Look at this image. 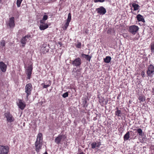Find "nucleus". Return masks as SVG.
<instances>
[{"mask_svg":"<svg viewBox=\"0 0 154 154\" xmlns=\"http://www.w3.org/2000/svg\"><path fill=\"white\" fill-rule=\"evenodd\" d=\"M48 25L47 24H42L40 25L39 28L41 30H44L48 28Z\"/></svg>","mask_w":154,"mask_h":154,"instance_id":"2eb2a0df","label":"nucleus"},{"mask_svg":"<svg viewBox=\"0 0 154 154\" xmlns=\"http://www.w3.org/2000/svg\"><path fill=\"white\" fill-rule=\"evenodd\" d=\"M85 154V153H84L83 152H82L79 154Z\"/></svg>","mask_w":154,"mask_h":154,"instance_id":"79ce46f5","label":"nucleus"},{"mask_svg":"<svg viewBox=\"0 0 154 154\" xmlns=\"http://www.w3.org/2000/svg\"><path fill=\"white\" fill-rule=\"evenodd\" d=\"M82 63L81 59L79 57L76 58L72 62V64L74 66L79 67Z\"/></svg>","mask_w":154,"mask_h":154,"instance_id":"39448f33","label":"nucleus"},{"mask_svg":"<svg viewBox=\"0 0 154 154\" xmlns=\"http://www.w3.org/2000/svg\"><path fill=\"white\" fill-rule=\"evenodd\" d=\"M2 1V0H0V3H1Z\"/></svg>","mask_w":154,"mask_h":154,"instance_id":"49530a36","label":"nucleus"},{"mask_svg":"<svg viewBox=\"0 0 154 154\" xmlns=\"http://www.w3.org/2000/svg\"><path fill=\"white\" fill-rule=\"evenodd\" d=\"M17 105L22 110L24 109L26 106L25 104L21 100H19V102L17 103Z\"/></svg>","mask_w":154,"mask_h":154,"instance_id":"ddd939ff","label":"nucleus"},{"mask_svg":"<svg viewBox=\"0 0 154 154\" xmlns=\"http://www.w3.org/2000/svg\"><path fill=\"white\" fill-rule=\"evenodd\" d=\"M68 96V94L67 92H66L64 93L63 95L62 96L64 98H66Z\"/></svg>","mask_w":154,"mask_h":154,"instance_id":"2f4dec72","label":"nucleus"},{"mask_svg":"<svg viewBox=\"0 0 154 154\" xmlns=\"http://www.w3.org/2000/svg\"><path fill=\"white\" fill-rule=\"evenodd\" d=\"M137 131L139 134V135L140 136H143L144 135V133L143 132L142 129L139 128L137 130Z\"/></svg>","mask_w":154,"mask_h":154,"instance_id":"aec40b11","label":"nucleus"},{"mask_svg":"<svg viewBox=\"0 0 154 154\" xmlns=\"http://www.w3.org/2000/svg\"><path fill=\"white\" fill-rule=\"evenodd\" d=\"M94 119H95V118H94Z\"/></svg>","mask_w":154,"mask_h":154,"instance_id":"de8ad7c7","label":"nucleus"},{"mask_svg":"<svg viewBox=\"0 0 154 154\" xmlns=\"http://www.w3.org/2000/svg\"><path fill=\"white\" fill-rule=\"evenodd\" d=\"M105 0H94V1L95 2H103L105 1Z\"/></svg>","mask_w":154,"mask_h":154,"instance_id":"72a5a7b5","label":"nucleus"},{"mask_svg":"<svg viewBox=\"0 0 154 154\" xmlns=\"http://www.w3.org/2000/svg\"><path fill=\"white\" fill-rule=\"evenodd\" d=\"M64 136V135L63 134L59 135L55 139V142L57 144H59L60 143L62 138Z\"/></svg>","mask_w":154,"mask_h":154,"instance_id":"9b49d317","label":"nucleus"},{"mask_svg":"<svg viewBox=\"0 0 154 154\" xmlns=\"http://www.w3.org/2000/svg\"><path fill=\"white\" fill-rule=\"evenodd\" d=\"M15 25L14 18L12 17L9 19V26L10 27H14Z\"/></svg>","mask_w":154,"mask_h":154,"instance_id":"f8f14e48","label":"nucleus"},{"mask_svg":"<svg viewBox=\"0 0 154 154\" xmlns=\"http://www.w3.org/2000/svg\"><path fill=\"white\" fill-rule=\"evenodd\" d=\"M27 39L25 38L24 37H23L22 39L21 43L23 44L22 46L23 47L25 46V44L26 43V42L27 41Z\"/></svg>","mask_w":154,"mask_h":154,"instance_id":"6ab92c4d","label":"nucleus"},{"mask_svg":"<svg viewBox=\"0 0 154 154\" xmlns=\"http://www.w3.org/2000/svg\"><path fill=\"white\" fill-rule=\"evenodd\" d=\"M139 27L135 25L131 26L129 27V32L133 35H135L138 30Z\"/></svg>","mask_w":154,"mask_h":154,"instance_id":"20e7f679","label":"nucleus"},{"mask_svg":"<svg viewBox=\"0 0 154 154\" xmlns=\"http://www.w3.org/2000/svg\"><path fill=\"white\" fill-rule=\"evenodd\" d=\"M69 23L68 22H66V23H65V24L64 26V30H66L67 27H68L69 25Z\"/></svg>","mask_w":154,"mask_h":154,"instance_id":"c756f323","label":"nucleus"},{"mask_svg":"<svg viewBox=\"0 0 154 154\" xmlns=\"http://www.w3.org/2000/svg\"><path fill=\"white\" fill-rule=\"evenodd\" d=\"M22 0H17V5L18 7L20 6Z\"/></svg>","mask_w":154,"mask_h":154,"instance_id":"bb28decb","label":"nucleus"},{"mask_svg":"<svg viewBox=\"0 0 154 154\" xmlns=\"http://www.w3.org/2000/svg\"><path fill=\"white\" fill-rule=\"evenodd\" d=\"M50 85V84H48V85H45L44 84V85L43 86V87L44 88H47Z\"/></svg>","mask_w":154,"mask_h":154,"instance_id":"c9c22d12","label":"nucleus"},{"mask_svg":"<svg viewBox=\"0 0 154 154\" xmlns=\"http://www.w3.org/2000/svg\"><path fill=\"white\" fill-rule=\"evenodd\" d=\"M91 147L92 149H94L96 147L98 146L97 145V143L96 142H94L93 143L91 144Z\"/></svg>","mask_w":154,"mask_h":154,"instance_id":"a878e982","label":"nucleus"},{"mask_svg":"<svg viewBox=\"0 0 154 154\" xmlns=\"http://www.w3.org/2000/svg\"><path fill=\"white\" fill-rule=\"evenodd\" d=\"M45 21L44 20H43L42 19V20H40V23H41L42 24H45Z\"/></svg>","mask_w":154,"mask_h":154,"instance_id":"58836bf2","label":"nucleus"},{"mask_svg":"<svg viewBox=\"0 0 154 154\" xmlns=\"http://www.w3.org/2000/svg\"><path fill=\"white\" fill-rule=\"evenodd\" d=\"M42 142V134L41 133H39L38 134L35 143V150L37 152H39V149L41 148Z\"/></svg>","mask_w":154,"mask_h":154,"instance_id":"f257e3e1","label":"nucleus"},{"mask_svg":"<svg viewBox=\"0 0 154 154\" xmlns=\"http://www.w3.org/2000/svg\"><path fill=\"white\" fill-rule=\"evenodd\" d=\"M87 101L86 100H85L83 101V103L84 105V107H86L88 106V104L87 103Z\"/></svg>","mask_w":154,"mask_h":154,"instance_id":"c85d7f7f","label":"nucleus"},{"mask_svg":"<svg viewBox=\"0 0 154 154\" xmlns=\"http://www.w3.org/2000/svg\"><path fill=\"white\" fill-rule=\"evenodd\" d=\"M25 38H28L30 37H31V35H26L24 36Z\"/></svg>","mask_w":154,"mask_h":154,"instance_id":"e433bc0d","label":"nucleus"},{"mask_svg":"<svg viewBox=\"0 0 154 154\" xmlns=\"http://www.w3.org/2000/svg\"><path fill=\"white\" fill-rule=\"evenodd\" d=\"M9 148L8 146L0 145V154H8Z\"/></svg>","mask_w":154,"mask_h":154,"instance_id":"423d86ee","label":"nucleus"},{"mask_svg":"<svg viewBox=\"0 0 154 154\" xmlns=\"http://www.w3.org/2000/svg\"><path fill=\"white\" fill-rule=\"evenodd\" d=\"M82 57L85 58L86 60L90 61L91 57L88 55L85 54H82Z\"/></svg>","mask_w":154,"mask_h":154,"instance_id":"dca6fc26","label":"nucleus"},{"mask_svg":"<svg viewBox=\"0 0 154 154\" xmlns=\"http://www.w3.org/2000/svg\"><path fill=\"white\" fill-rule=\"evenodd\" d=\"M4 115L6 118L8 122H11L14 121V118L10 112H6L5 113Z\"/></svg>","mask_w":154,"mask_h":154,"instance_id":"0eeeda50","label":"nucleus"},{"mask_svg":"<svg viewBox=\"0 0 154 154\" xmlns=\"http://www.w3.org/2000/svg\"><path fill=\"white\" fill-rule=\"evenodd\" d=\"M32 65H29L27 69L26 70V73L27 76V79H30L32 73Z\"/></svg>","mask_w":154,"mask_h":154,"instance_id":"1a4fd4ad","label":"nucleus"},{"mask_svg":"<svg viewBox=\"0 0 154 154\" xmlns=\"http://www.w3.org/2000/svg\"><path fill=\"white\" fill-rule=\"evenodd\" d=\"M71 19V15L70 13H69L68 14V18L67 19V22L69 23Z\"/></svg>","mask_w":154,"mask_h":154,"instance_id":"b1692460","label":"nucleus"},{"mask_svg":"<svg viewBox=\"0 0 154 154\" xmlns=\"http://www.w3.org/2000/svg\"><path fill=\"white\" fill-rule=\"evenodd\" d=\"M94 119H95V118H94Z\"/></svg>","mask_w":154,"mask_h":154,"instance_id":"09e8293b","label":"nucleus"},{"mask_svg":"<svg viewBox=\"0 0 154 154\" xmlns=\"http://www.w3.org/2000/svg\"><path fill=\"white\" fill-rule=\"evenodd\" d=\"M151 52L153 53L154 51V42L152 43L150 45Z\"/></svg>","mask_w":154,"mask_h":154,"instance_id":"393cba45","label":"nucleus"},{"mask_svg":"<svg viewBox=\"0 0 154 154\" xmlns=\"http://www.w3.org/2000/svg\"><path fill=\"white\" fill-rule=\"evenodd\" d=\"M138 99L140 100V102H143L145 100V97L143 95H141L139 96Z\"/></svg>","mask_w":154,"mask_h":154,"instance_id":"5701e85b","label":"nucleus"},{"mask_svg":"<svg viewBox=\"0 0 154 154\" xmlns=\"http://www.w3.org/2000/svg\"><path fill=\"white\" fill-rule=\"evenodd\" d=\"M58 44L60 45V46L62 45V43L60 42H58Z\"/></svg>","mask_w":154,"mask_h":154,"instance_id":"ea45409f","label":"nucleus"},{"mask_svg":"<svg viewBox=\"0 0 154 154\" xmlns=\"http://www.w3.org/2000/svg\"><path fill=\"white\" fill-rule=\"evenodd\" d=\"M81 43L79 42L76 45V47L77 48H80L81 47Z\"/></svg>","mask_w":154,"mask_h":154,"instance_id":"f704fd0d","label":"nucleus"},{"mask_svg":"<svg viewBox=\"0 0 154 154\" xmlns=\"http://www.w3.org/2000/svg\"><path fill=\"white\" fill-rule=\"evenodd\" d=\"M122 114L121 111L120 110L118 109L115 112V115L117 116L120 117L121 116Z\"/></svg>","mask_w":154,"mask_h":154,"instance_id":"412c9836","label":"nucleus"},{"mask_svg":"<svg viewBox=\"0 0 154 154\" xmlns=\"http://www.w3.org/2000/svg\"><path fill=\"white\" fill-rule=\"evenodd\" d=\"M132 7L134 8V10L136 11L138 9L139 6L138 4L134 3L132 5Z\"/></svg>","mask_w":154,"mask_h":154,"instance_id":"4be33fe9","label":"nucleus"},{"mask_svg":"<svg viewBox=\"0 0 154 154\" xmlns=\"http://www.w3.org/2000/svg\"><path fill=\"white\" fill-rule=\"evenodd\" d=\"M137 20L139 21H141L145 22V21L143 16L140 14H138L136 17Z\"/></svg>","mask_w":154,"mask_h":154,"instance_id":"4468645a","label":"nucleus"},{"mask_svg":"<svg viewBox=\"0 0 154 154\" xmlns=\"http://www.w3.org/2000/svg\"><path fill=\"white\" fill-rule=\"evenodd\" d=\"M7 66L2 61L0 62V69L3 72H5L6 70Z\"/></svg>","mask_w":154,"mask_h":154,"instance_id":"9d476101","label":"nucleus"},{"mask_svg":"<svg viewBox=\"0 0 154 154\" xmlns=\"http://www.w3.org/2000/svg\"><path fill=\"white\" fill-rule=\"evenodd\" d=\"M130 137V132L128 131L127 133L124 136V139L125 141H126L128 140Z\"/></svg>","mask_w":154,"mask_h":154,"instance_id":"f3484780","label":"nucleus"},{"mask_svg":"<svg viewBox=\"0 0 154 154\" xmlns=\"http://www.w3.org/2000/svg\"><path fill=\"white\" fill-rule=\"evenodd\" d=\"M32 85L31 83L27 84L25 87V92L26 93V97L28 99L29 95L31 94V91L32 90Z\"/></svg>","mask_w":154,"mask_h":154,"instance_id":"f03ea898","label":"nucleus"},{"mask_svg":"<svg viewBox=\"0 0 154 154\" xmlns=\"http://www.w3.org/2000/svg\"><path fill=\"white\" fill-rule=\"evenodd\" d=\"M103 102H104V99L103 98L100 99L99 100V102L100 103V104L102 106H103Z\"/></svg>","mask_w":154,"mask_h":154,"instance_id":"7c9ffc66","label":"nucleus"},{"mask_svg":"<svg viewBox=\"0 0 154 154\" xmlns=\"http://www.w3.org/2000/svg\"><path fill=\"white\" fill-rule=\"evenodd\" d=\"M96 10L97 13L100 15H104L106 12V9L103 6L96 8Z\"/></svg>","mask_w":154,"mask_h":154,"instance_id":"6e6552de","label":"nucleus"},{"mask_svg":"<svg viewBox=\"0 0 154 154\" xmlns=\"http://www.w3.org/2000/svg\"><path fill=\"white\" fill-rule=\"evenodd\" d=\"M152 93L154 94V88H152Z\"/></svg>","mask_w":154,"mask_h":154,"instance_id":"37998d69","label":"nucleus"},{"mask_svg":"<svg viewBox=\"0 0 154 154\" xmlns=\"http://www.w3.org/2000/svg\"><path fill=\"white\" fill-rule=\"evenodd\" d=\"M0 46L2 47L5 46V42L4 40H2L1 42Z\"/></svg>","mask_w":154,"mask_h":154,"instance_id":"cd10ccee","label":"nucleus"},{"mask_svg":"<svg viewBox=\"0 0 154 154\" xmlns=\"http://www.w3.org/2000/svg\"><path fill=\"white\" fill-rule=\"evenodd\" d=\"M146 73L148 76H152L154 73V66L152 64L149 65L148 67Z\"/></svg>","mask_w":154,"mask_h":154,"instance_id":"7ed1b4c3","label":"nucleus"},{"mask_svg":"<svg viewBox=\"0 0 154 154\" xmlns=\"http://www.w3.org/2000/svg\"><path fill=\"white\" fill-rule=\"evenodd\" d=\"M48 18V16L47 15H44L43 17L42 20H44V21H45Z\"/></svg>","mask_w":154,"mask_h":154,"instance_id":"473e14b6","label":"nucleus"},{"mask_svg":"<svg viewBox=\"0 0 154 154\" xmlns=\"http://www.w3.org/2000/svg\"><path fill=\"white\" fill-rule=\"evenodd\" d=\"M44 154H48V153L46 151V152H45V153H44Z\"/></svg>","mask_w":154,"mask_h":154,"instance_id":"c03bdc74","label":"nucleus"},{"mask_svg":"<svg viewBox=\"0 0 154 154\" xmlns=\"http://www.w3.org/2000/svg\"><path fill=\"white\" fill-rule=\"evenodd\" d=\"M141 75L143 77L145 76V72L144 71H142L141 72Z\"/></svg>","mask_w":154,"mask_h":154,"instance_id":"4c0bfd02","label":"nucleus"},{"mask_svg":"<svg viewBox=\"0 0 154 154\" xmlns=\"http://www.w3.org/2000/svg\"><path fill=\"white\" fill-rule=\"evenodd\" d=\"M107 102H108V101L107 100H106L105 101V104L106 105L107 104Z\"/></svg>","mask_w":154,"mask_h":154,"instance_id":"a19ab883","label":"nucleus"},{"mask_svg":"<svg viewBox=\"0 0 154 154\" xmlns=\"http://www.w3.org/2000/svg\"><path fill=\"white\" fill-rule=\"evenodd\" d=\"M116 109H117V110H118V109H118V107H117L116 108Z\"/></svg>","mask_w":154,"mask_h":154,"instance_id":"a18cd8bd","label":"nucleus"},{"mask_svg":"<svg viewBox=\"0 0 154 154\" xmlns=\"http://www.w3.org/2000/svg\"><path fill=\"white\" fill-rule=\"evenodd\" d=\"M111 60V58L110 56H106L104 58V62L106 63H109Z\"/></svg>","mask_w":154,"mask_h":154,"instance_id":"a211bd4d","label":"nucleus"}]
</instances>
